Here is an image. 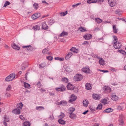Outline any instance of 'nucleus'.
<instances>
[{"label": "nucleus", "instance_id": "4be33fe9", "mask_svg": "<svg viewBox=\"0 0 126 126\" xmlns=\"http://www.w3.org/2000/svg\"><path fill=\"white\" fill-rule=\"evenodd\" d=\"M73 53L72 52H70L68 53L67 55L65 57V59L66 60H68L69 58H70L71 57Z\"/></svg>", "mask_w": 126, "mask_h": 126}, {"label": "nucleus", "instance_id": "7c9ffc66", "mask_svg": "<svg viewBox=\"0 0 126 126\" xmlns=\"http://www.w3.org/2000/svg\"><path fill=\"white\" fill-rule=\"evenodd\" d=\"M112 26L113 32L115 33H116L117 32V31L118 30L116 29V26L113 25Z\"/></svg>", "mask_w": 126, "mask_h": 126}, {"label": "nucleus", "instance_id": "79ce46f5", "mask_svg": "<svg viewBox=\"0 0 126 126\" xmlns=\"http://www.w3.org/2000/svg\"><path fill=\"white\" fill-rule=\"evenodd\" d=\"M68 79L67 78H63L62 79V81H64L65 83H67L68 81Z\"/></svg>", "mask_w": 126, "mask_h": 126}, {"label": "nucleus", "instance_id": "c9c22d12", "mask_svg": "<svg viewBox=\"0 0 126 126\" xmlns=\"http://www.w3.org/2000/svg\"><path fill=\"white\" fill-rule=\"evenodd\" d=\"M23 125L24 126H30L31 124L29 122H25L24 123Z\"/></svg>", "mask_w": 126, "mask_h": 126}, {"label": "nucleus", "instance_id": "bf43d9fd", "mask_svg": "<svg viewBox=\"0 0 126 126\" xmlns=\"http://www.w3.org/2000/svg\"><path fill=\"white\" fill-rule=\"evenodd\" d=\"M89 43V42L88 41H85L83 43H82V45H85L86 44H88Z\"/></svg>", "mask_w": 126, "mask_h": 126}, {"label": "nucleus", "instance_id": "1a4fd4ad", "mask_svg": "<svg viewBox=\"0 0 126 126\" xmlns=\"http://www.w3.org/2000/svg\"><path fill=\"white\" fill-rule=\"evenodd\" d=\"M40 16V13H38L34 14L33 15L31 16L32 18L33 19H35L39 17Z\"/></svg>", "mask_w": 126, "mask_h": 126}, {"label": "nucleus", "instance_id": "412c9836", "mask_svg": "<svg viewBox=\"0 0 126 126\" xmlns=\"http://www.w3.org/2000/svg\"><path fill=\"white\" fill-rule=\"evenodd\" d=\"M12 48L15 49H16L17 50H19L20 49L19 47L17 46L15 44H14L12 45Z\"/></svg>", "mask_w": 126, "mask_h": 126}, {"label": "nucleus", "instance_id": "0e129e2a", "mask_svg": "<svg viewBox=\"0 0 126 126\" xmlns=\"http://www.w3.org/2000/svg\"><path fill=\"white\" fill-rule=\"evenodd\" d=\"M100 29H99V28L98 27H96L94 29V31H98Z\"/></svg>", "mask_w": 126, "mask_h": 126}, {"label": "nucleus", "instance_id": "c756f323", "mask_svg": "<svg viewBox=\"0 0 126 126\" xmlns=\"http://www.w3.org/2000/svg\"><path fill=\"white\" fill-rule=\"evenodd\" d=\"M66 104L67 103L66 102L64 101H61L60 102L58 105H62L63 106H64L66 105Z\"/></svg>", "mask_w": 126, "mask_h": 126}, {"label": "nucleus", "instance_id": "ddd939ff", "mask_svg": "<svg viewBox=\"0 0 126 126\" xmlns=\"http://www.w3.org/2000/svg\"><path fill=\"white\" fill-rule=\"evenodd\" d=\"M92 36L91 34H87L84 36V37L85 40H88L92 38Z\"/></svg>", "mask_w": 126, "mask_h": 126}, {"label": "nucleus", "instance_id": "338daca9", "mask_svg": "<svg viewBox=\"0 0 126 126\" xmlns=\"http://www.w3.org/2000/svg\"><path fill=\"white\" fill-rule=\"evenodd\" d=\"M120 12V11L119 10H116L115 11V13L116 14H117L119 13Z\"/></svg>", "mask_w": 126, "mask_h": 126}, {"label": "nucleus", "instance_id": "f03ea898", "mask_svg": "<svg viewBox=\"0 0 126 126\" xmlns=\"http://www.w3.org/2000/svg\"><path fill=\"white\" fill-rule=\"evenodd\" d=\"M16 75L15 74H11L6 77L5 79L7 81H11L13 80L15 78Z\"/></svg>", "mask_w": 126, "mask_h": 126}, {"label": "nucleus", "instance_id": "e433bc0d", "mask_svg": "<svg viewBox=\"0 0 126 126\" xmlns=\"http://www.w3.org/2000/svg\"><path fill=\"white\" fill-rule=\"evenodd\" d=\"M87 2L89 4L94 3H95L96 2V0H87Z\"/></svg>", "mask_w": 126, "mask_h": 126}, {"label": "nucleus", "instance_id": "4468645a", "mask_svg": "<svg viewBox=\"0 0 126 126\" xmlns=\"http://www.w3.org/2000/svg\"><path fill=\"white\" fill-rule=\"evenodd\" d=\"M93 97L94 99L95 100H99L100 98V94H93Z\"/></svg>", "mask_w": 126, "mask_h": 126}, {"label": "nucleus", "instance_id": "5701e85b", "mask_svg": "<svg viewBox=\"0 0 126 126\" xmlns=\"http://www.w3.org/2000/svg\"><path fill=\"white\" fill-rule=\"evenodd\" d=\"M113 111V109L110 108H109L104 110L103 112H112Z\"/></svg>", "mask_w": 126, "mask_h": 126}, {"label": "nucleus", "instance_id": "2f4dec72", "mask_svg": "<svg viewBox=\"0 0 126 126\" xmlns=\"http://www.w3.org/2000/svg\"><path fill=\"white\" fill-rule=\"evenodd\" d=\"M75 109L74 108H71L69 109L68 111L69 112V113H73V112L75 110Z\"/></svg>", "mask_w": 126, "mask_h": 126}, {"label": "nucleus", "instance_id": "39448f33", "mask_svg": "<svg viewBox=\"0 0 126 126\" xmlns=\"http://www.w3.org/2000/svg\"><path fill=\"white\" fill-rule=\"evenodd\" d=\"M55 89L57 91L63 92L65 90L66 88L64 85H62L61 87L56 88Z\"/></svg>", "mask_w": 126, "mask_h": 126}, {"label": "nucleus", "instance_id": "6ab92c4d", "mask_svg": "<svg viewBox=\"0 0 126 126\" xmlns=\"http://www.w3.org/2000/svg\"><path fill=\"white\" fill-rule=\"evenodd\" d=\"M85 88L86 89L89 90L92 88L90 84L89 83H87L85 85Z\"/></svg>", "mask_w": 126, "mask_h": 126}, {"label": "nucleus", "instance_id": "0eeeda50", "mask_svg": "<svg viewBox=\"0 0 126 126\" xmlns=\"http://www.w3.org/2000/svg\"><path fill=\"white\" fill-rule=\"evenodd\" d=\"M103 89L105 93H110L111 91V88L109 86H105L103 87Z\"/></svg>", "mask_w": 126, "mask_h": 126}, {"label": "nucleus", "instance_id": "49530a36", "mask_svg": "<svg viewBox=\"0 0 126 126\" xmlns=\"http://www.w3.org/2000/svg\"><path fill=\"white\" fill-rule=\"evenodd\" d=\"M53 20L51 19H49L48 21V23L50 25H51L53 23Z\"/></svg>", "mask_w": 126, "mask_h": 126}, {"label": "nucleus", "instance_id": "dca6fc26", "mask_svg": "<svg viewBox=\"0 0 126 126\" xmlns=\"http://www.w3.org/2000/svg\"><path fill=\"white\" fill-rule=\"evenodd\" d=\"M42 29L45 30H47L48 29V26L46 22H43L42 23Z\"/></svg>", "mask_w": 126, "mask_h": 126}, {"label": "nucleus", "instance_id": "f257e3e1", "mask_svg": "<svg viewBox=\"0 0 126 126\" xmlns=\"http://www.w3.org/2000/svg\"><path fill=\"white\" fill-rule=\"evenodd\" d=\"M113 38L114 39V40H113V43L114 44L113 45V46L115 48H120V47L121 46H120V44H118V46H116L117 45V44H119V42L117 41V40L118 39L117 37L115 36H113Z\"/></svg>", "mask_w": 126, "mask_h": 126}, {"label": "nucleus", "instance_id": "58836bf2", "mask_svg": "<svg viewBox=\"0 0 126 126\" xmlns=\"http://www.w3.org/2000/svg\"><path fill=\"white\" fill-rule=\"evenodd\" d=\"M68 33L67 32H63L59 36L60 37L63 36L64 35H67Z\"/></svg>", "mask_w": 126, "mask_h": 126}, {"label": "nucleus", "instance_id": "f704fd0d", "mask_svg": "<svg viewBox=\"0 0 126 126\" xmlns=\"http://www.w3.org/2000/svg\"><path fill=\"white\" fill-rule=\"evenodd\" d=\"M71 51H72L74 53H77L78 52V50L75 48L73 47L70 49Z\"/></svg>", "mask_w": 126, "mask_h": 126}, {"label": "nucleus", "instance_id": "423d86ee", "mask_svg": "<svg viewBox=\"0 0 126 126\" xmlns=\"http://www.w3.org/2000/svg\"><path fill=\"white\" fill-rule=\"evenodd\" d=\"M108 3L111 7H113L116 4V3L114 0H109Z\"/></svg>", "mask_w": 126, "mask_h": 126}, {"label": "nucleus", "instance_id": "a19ab883", "mask_svg": "<svg viewBox=\"0 0 126 126\" xmlns=\"http://www.w3.org/2000/svg\"><path fill=\"white\" fill-rule=\"evenodd\" d=\"M46 66V64L45 63H42L40 64L39 66V67L40 68H42Z\"/></svg>", "mask_w": 126, "mask_h": 126}, {"label": "nucleus", "instance_id": "6e6552de", "mask_svg": "<svg viewBox=\"0 0 126 126\" xmlns=\"http://www.w3.org/2000/svg\"><path fill=\"white\" fill-rule=\"evenodd\" d=\"M23 48L26 50L31 51L33 47L31 45L23 46Z\"/></svg>", "mask_w": 126, "mask_h": 126}, {"label": "nucleus", "instance_id": "c85d7f7f", "mask_svg": "<svg viewBox=\"0 0 126 126\" xmlns=\"http://www.w3.org/2000/svg\"><path fill=\"white\" fill-rule=\"evenodd\" d=\"M58 122L60 124H61L62 125H64L65 124V121L63 120L62 119H59L58 120Z\"/></svg>", "mask_w": 126, "mask_h": 126}, {"label": "nucleus", "instance_id": "cd10ccee", "mask_svg": "<svg viewBox=\"0 0 126 126\" xmlns=\"http://www.w3.org/2000/svg\"><path fill=\"white\" fill-rule=\"evenodd\" d=\"M49 51V49L48 48H45L43 51L42 52L44 54H48V51Z\"/></svg>", "mask_w": 126, "mask_h": 126}, {"label": "nucleus", "instance_id": "b1692460", "mask_svg": "<svg viewBox=\"0 0 126 126\" xmlns=\"http://www.w3.org/2000/svg\"><path fill=\"white\" fill-rule=\"evenodd\" d=\"M83 104L84 107H87L88 104V102L86 100H85L83 101Z\"/></svg>", "mask_w": 126, "mask_h": 126}, {"label": "nucleus", "instance_id": "774afa93", "mask_svg": "<svg viewBox=\"0 0 126 126\" xmlns=\"http://www.w3.org/2000/svg\"><path fill=\"white\" fill-rule=\"evenodd\" d=\"M88 111V110H87L84 112L82 113V114H86L87 112Z\"/></svg>", "mask_w": 126, "mask_h": 126}, {"label": "nucleus", "instance_id": "680f3d73", "mask_svg": "<svg viewBox=\"0 0 126 126\" xmlns=\"http://www.w3.org/2000/svg\"><path fill=\"white\" fill-rule=\"evenodd\" d=\"M60 116H61V118H63L64 116V113L61 112V114L59 115Z\"/></svg>", "mask_w": 126, "mask_h": 126}, {"label": "nucleus", "instance_id": "052dcab7", "mask_svg": "<svg viewBox=\"0 0 126 126\" xmlns=\"http://www.w3.org/2000/svg\"><path fill=\"white\" fill-rule=\"evenodd\" d=\"M99 70L101 72H103L104 73H106V72H109V71L108 70Z\"/></svg>", "mask_w": 126, "mask_h": 126}, {"label": "nucleus", "instance_id": "a878e982", "mask_svg": "<svg viewBox=\"0 0 126 126\" xmlns=\"http://www.w3.org/2000/svg\"><path fill=\"white\" fill-rule=\"evenodd\" d=\"M36 109L39 111H40L42 110H44V107L41 106H37L36 107Z\"/></svg>", "mask_w": 126, "mask_h": 126}, {"label": "nucleus", "instance_id": "ea45409f", "mask_svg": "<svg viewBox=\"0 0 126 126\" xmlns=\"http://www.w3.org/2000/svg\"><path fill=\"white\" fill-rule=\"evenodd\" d=\"M102 105L100 103L98 105L96 109L97 110L99 109V110H101L102 109Z\"/></svg>", "mask_w": 126, "mask_h": 126}, {"label": "nucleus", "instance_id": "20e7f679", "mask_svg": "<svg viewBox=\"0 0 126 126\" xmlns=\"http://www.w3.org/2000/svg\"><path fill=\"white\" fill-rule=\"evenodd\" d=\"M124 117L123 114L120 115L119 117V125H123L124 124Z\"/></svg>", "mask_w": 126, "mask_h": 126}, {"label": "nucleus", "instance_id": "864d4df0", "mask_svg": "<svg viewBox=\"0 0 126 126\" xmlns=\"http://www.w3.org/2000/svg\"><path fill=\"white\" fill-rule=\"evenodd\" d=\"M47 59L48 60L51 61L53 59V58L51 56H48L47 57Z\"/></svg>", "mask_w": 126, "mask_h": 126}, {"label": "nucleus", "instance_id": "6e6d98bb", "mask_svg": "<svg viewBox=\"0 0 126 126\" xmlns=\"http://www.w3.org/2000/svg\"><path fill=\"white\" fill-rule=\"evenodd\" d=\"M5 96L8 97H10L11 96V94L7 92L5 94Z\"/></svg>", "mask_w": 126, "mask_h": 126}, {"label": "nucleus", "instance_id": "69168bd1", "mask_svg": "<svg viewBox=\"0 0 126 126\" xmlns=\"http://www.w3.org/2000/svg\"><path fill=\"white\" fill-rule=\"evenodd\" d=\"M28 73H29V72H27V73H26V74L25 75V78L26 79H27V75H28Z\"/></svg>", "mask_w": 126, "mask_h": 126}, {"label": "nucleus", "instance_id": "603ef678", "mask_svg": "<svg viewBox=\"0 0 126 126\" xmlns=\"http://www.w3.org/2000/svg\"><path fill=\"white\" fill-rule=\"evenodd\" d=\"M35 9H37L38 7V4L36 3H34L33 5Z\"/></svg>", "mask_w": 126, "mask_h": 126}, {"label": "nucleus", "instance_id": "5fc2aeb1", "mask_svg": "<svg viewBox=\"0 0 126 126\" xmlns=\"http://www.w3.org/2000/svg\"><path fill=\"white\" fill-rule=\"evenodd\" d=\"M123 108L124 107L120 105L118 106V109L119 110H122L123 109Z\"/></svg>", "mask_w": 126, "mask_h": 126}, {"label": "nucleus", "instance_id": "13d9d810", "mask_svg": "<svg viewBox=\"0 0 126 126\" xmlns=\"http://www.w3.org/2000/svg\"><path fill=\"white\" fill-rule=\"evenodd\" d=\"M9 120L8 118H7L6 117H5L4 121L6 122H8L9 121Z\"/></svg>", "mask_w": 126, "mask_h": 126}, {"label": "nucleus", "instance_id": "e2e57ef3", "mask_svg": "<svg viewBox=\"0 0 126 126\" xmlns=\"http://www.w3.org/2000/svg\"><path fill=\"white\" fill-rule=\"evenodd\" d=\"M96 0V2H103L104 1V0Z\"/></svg>", "mask_w": 126, "mask_h": 126}, {"label": "nucleus", "instance_id": "a211bd4d", "mask_svg": "<svg viewBox=\"0 0 126 126\" xmlns=\"http://www.w3.org/2000/svg\"><path fill=\"white\" fill-rule=\"evenodd\" d=\"M82 71L86 73H89L90 69L88 67H84L82 68Z\"/></svg>", "mask_w": 126, "mask_h": 126}, {"label": "nucleus", "instance_id": "8fccbe9b", "mask_svg": "<svg viewBox=\"0 0 126 126\" xmlns=\"http://www.w3.org/2000/svg\"><path fill=\"white\" fill-rule=\"evenodd\" d=\"M11 86L10 85H9L8 87L6 89V90L7 91H8L11 90Z\"/></svg>", "mask_w": 126, "mask_h": 126}, {"label": "nucleus", "instance_id": "9d476101", "mask_svg": "<svg viewBox=\"0 0 126 126\" xmlns=\"http://www.w3.org/2000/svg\"><path fill=\"white\" fill-rule=\"evenodd\" d=\"M111 99L114 100L116 101L118 99V97L116 96L115 93H111Z\"/></svg>", "mask_w": 126, "mask_h": 126}, {"label": "nucleus", "instance_id": "f3484780", "mask_svg": "<svg viewBox=\"0 0 126 126\" xmlns=\"http://www.w3.org/2000/svg\"><path fill=\"white\" fill-rule=\"evenodd\" d=\"M99 59V64L101 65H104L105 64V61L104 60H103L102 58H98Z\"/></svg>", "mask_w": 126, "mask_h": 126}, {"label": "nucleus", "instance_id": "c03bdc74", "mask_svg": "<svg viewBox=\"0 0 126 126\" xmlns=\"http://www.w3.org/2000/svg\"><path fill=\"white\" fill-rule=\"evenodd\" d=\"M54 58L55 60H58L60 61H63L64 60L63 58H61L59 57H55Z\"/></svg>", "mask_w": 126, "mask_h": 126}, {"label": "nucleus", "instance_id": "de8ad7c7", "mask_svg": "<svg viewBox=\"0 0 126 126\" xmlns=\"http://www.w3.org/2000/svg\"><path fill=\"white\" fill-rule=\"evenodd\" d=\"M79 30L82 32H84L86 31V29L82 27L80 28L79 29Z\"/></svg>", "mask_w": 126, "mask_h": 126}, {"label": "nucleus", "instance_id": "f8f14e48", "mask_svg": "<svg viewBox=\"0 0 126 126\" xmlns=\"http://www.w3.org/2000/svg\"><path fill=\"white\" fill-rule=\"evenodd\" d=\"M12 112L15 114H19L20 113V110L18 109H15L12 111Z\"/></svg>", "mask_w": 126, "mask_h": 126}, {"label": "nucleus", "instance_id": "a18cd8bd", "mask_svg": "<svg viewBox=\"0 0 126 126\" xmlns=\"http://www.w3.org/2000/svg\"><path fill=\"white\" fill-rule=\"evenodd\" d=\"M107 100L106 99H104L101 100V102L102 103L105 105L107 104Z\"/></svg>", "mask_w": 126, "mask_h": 126}, {"label": "nucleus", "instance_id": "37998d69", "mask_svg": "<svg viewBox=\"0 0 126 126\" xmlns=\"http://www.w3.org/2000/svg\"><path fill=\"white\" fill-rule=\"evenodd\" d=\"M10 3L8 1H6L5 2V3L4 4L3 7H6L8 5H10Z\"/></svg>", "mask_w": 126, "mask_h": 126}, {"label": "nucleus", "instance_id": "9b49d317", "mask_svg": "<svg viewBox=\"0 0 126 126\" xmlns=\"http://www.w3.org/2000/svg\"><path fill=\"white\" fill-rule=\"evenodd\" d=\"M67 89L69 90H74V87L70 83H68L67 86Z\"/></svg>", "mask_w": 126, "mask_h": 126}, {"label": "nucleus", "instance_id": "7ed1b4c3", "mask_svg": "<svg viewBox=\"0 0 126 126\" xmlns=\"http://www.w3.org/2000/svg\"><path fill=\"white\" fill-rule=\"evenodd\" d=\"M83 78L82 76L80 74H76L74 77V79L76 81L80 80Z\"/></svg>", "mask_w": 126, "mask_h": 126}, {"label": "nucleus", "instance_id": "4d7b16f0", "mask_svg": "<svg viewBox=\"0 0 126 126\" xmlns=\"http://www.w3.org/2000/svg\"><path fill=\"white\" fill-rule=\"evenodd\" d=\"M38 90L40 91L41 92H45L46 91V90L44 89L41 88H40L39 89H38Z\"/></svg>", "mask_w": 126, "mask_h": 126}, {"label": "nucleus", "instance_id": "393cba45", "mask_svg": "<svg viewBox=\"0 0 126 126\" xmlns=\"http://www.w3.org/2000/svg\"><path fill=\"white\" fill-rule=\"evenodd\" d=\"M95 21L98 24L102 22V20L99 18H96L95 19Z\"/></svg>", "mask_w": 126, "mask_h": 126}, {"label": "nucleus", "instance_id": "bb28decb", "mask_svg": "<svg viewBox=\"0 0 126 126\" xmlns=\"http://www.w3.org/2000/svg\"><path fill=\"white\" fill-rule=\"evenodd\" d=\"M23 106L22 104L21 103H19L17 105V109H20V110L22 108Z\"/></svg>", "mask_w": 126, "mask_h": 126}, {"label": "nucleus", "instance_id": "4c0bfd02", "mask_svg": "<svg viewBox=\"0 0 126 126\" xmlns=\"http://www.w3.org/2000/svg\"><path fill=\"white\" fill-rule=\"evenodd\" d=\"M67 11L65 12H61L60 13V14L61 16H64L67 14Z\"/></svg>", "mask_w": 126, "mask_h": 126}, {"label": "nucleus", "instance_id": "473e14b6", "mask_svg": "<svg viewBox=\"0 0 126 126\" xmlns=\"http://www.w3.org/2000/svg\"><path fill=\"white\" fill-rule=\"evenodd\" d=\"M24 85L25 88H30V85L27 83L25 82H24Z\"/></svg>", "mask_w": 126, "mask_h": 126}, {"label": "nucleus", "instance_id": "09e8293b", "mask_svg": "<svg viewBox=\"0 0 126 126\" xmlns=\"http://www.w3.org/2000/svg\"><path fill=\"white\" fill-rule=\"evenodd\" d=\"M120 52L123 54L126 55V52L125 50H119Z\"/></svg>", "mask_w": 126, "mask_h": 126}, {"label": "nucleus", "instance_id": "3c124183", "mask_svg": "<svg viewBox=\"0 0 126 126\" xmlns=\"http://www.w3.org/2000/svg\"><path fill=\"white\" fill-rule=\"evenodd\" d=\"M37 85L38 87L40 88V87L42 86L41 83L39 81L37 84Z\"/></svg>", "mask_w": 126, "mask_h": 126}, {"label": "nucleus", "instance_id": "72a5a7b5", "mask_svg": "<svg viewBox=\"0 0 126 126\" xmlns=\"http://www.w3.org/2000/svg\"><path fill=\"white\" fill-rule=\"evenodd\" d=\"M69 114H70L69 117L71 118H74L76 117V115L75 114L73 113Z\"/></svg>", "mask_w": 126, "mask_h": 126}, {"label": "nucleus", "instance_id": "aec40b11", "mask_svg": "<svg viewBox=\"0 0 126 126\" xmlns=\"http://www.w3.org/2000/svg\"><path fill=\"white\" fill-rule=\"evenodd\" d=\"M32 29L35 31L39 30L40 29V27L38 25H35L33 27Z\"/></svg>", "mask_w": 126, "mask_h": 126}, {"label": "nucleus", "instance_id": "2eb2a0df", "mask_svg": "<svg viewBox=\"0 0 126 126\" xmlns=\"http://www.w3.org/2000/svg\"><path fill=\"white\" fill-rule=\"evenodd\" d=\"M77 97L75 96L74 94H72L71 95L70 97V99L69 101L71 102H73L75 101L77 99Z\"/></svg>", "mask_w": 126, "mask_h": 126}]
</instances>
